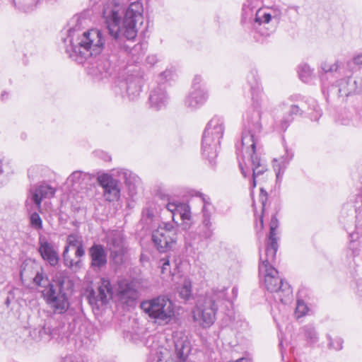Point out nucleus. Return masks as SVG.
Here are the masks:
<instances>
[{"label": "nucleus", "instance_id": "43", "mask_svg": "<svg viewBox=\"0 0 362 362\" xmlns=\"http://www.w3.org/2000/svg\"><path fill=\"white\" fill-rule=\"evenodd\" d=\"M308 311V307L303 300H298L296 307V315L297 317H300L305 315Z\"/></svg>", "mask_w": 362, "mask_h": 362}, {"label": "nucleus", "instance_id": "47", "mask_svg": "<svg viewBox=\"0 0 362 362\" xmlns=\"http://www.w3.org/2000/svg\"><path fill=\"white\" fill-rule=\"evenodd\" d=\"M62 362H84L83 360L78 356L69 355L66 356L62 361Z\"/></svg>", "mask_w": 362, "mask_h": 362}, {"label": "nucleus", "instance_id": "11", "mask_svg": "<svg viewBox=\"0 0 362 362\" xmlns=\"http://www.w3.org/2000/svg\"><path fill=\"white\" fill-rule=\"evenodd\" d=\"M327 94H337L339 97L346 98L362 91V78L349 77L341 79L336 86H332L327 90Z\"/></svg>", "mask_w": 362, "mask_h": 362}, {"label": "nucleus", "instance_id": "48", "mask_svg": "<svg viewBox=\"0 0 362 362\" xmlns=\"http://www.w3.org/2000/svg\"><path fill=\"white\" fill-rule=\"evenodd\" d=\"M335 342L336 343L334 344L332 339L329 338V346L336 350L341 349L342 348V340L341 339H337L335 340Z\"/></svg>", "mask_w": 362, "mask_h": 362}, {"label": "nucleus", "instance_id": "41", "mask_svg": "<svg viewBox=\"0 0 362 362\" xmlns=\"http://www.w3.org/2000/svg\"><path fill=\"white\" fill-rule=\"evenodd\" d=\"M30 226L36 230H41L42 228V221L37 212L31 214L30 216Z\"/></svg>", "mask_w": 362, "mask_h": 362}, {"label": "nucleus", "instance_id": "55", "mask_svg": "<svg viewBox=\"0 0 362 362\" xmlns=\"http://www.w3.org/2000/svg\"><path fill=\"white\" fill-rule=\"evenodd\" d=\"M259 222H260V228H262L263 227V216H260Z\"/></svg>", "mask_w": 362, "mask_h": 362}, {"label": "nucleus", "instance_id": "5", "mask_svg": "<svg viewBox=\"0 0 362 362\" xmlns=\"http://www.w3.org/2000/svg\"><path fill=\"white\" fill-rule=\"evenodd\" d=\"M227 290L221 286L208 291L192 311L194 320L204 328L211 327L215 322L217 310L228 302Z\"/></svg>", "mask_w": 362, "mask_h": 362}, {"label": "nucleus", "instance_id": "49", "mask_svg": "<svg viewBox=\"0 0 362 362\" xmlns=\"http://www.w3.org/2000/svg\"><path fill=\"white\" fill-rule=\"evenodd\" d=\"M197 196L200 197V199H202V201L203 202V206H206L208 204L209 206L212 205L209 197H208L201 192H197Z\"/></svg>", "mask_w": 362, "mask_h": 362}, {"label": "nucleus", "instance_id": "12", "mask_svg": "<svg viewBox=\"0 0 362 362\" xmlns=\"http://www.w3.org/2000/svg\"><path fill=\"white\" fill-rule=\"evenodd\" d=\"M43 298L55 314H64L69 308L68 293L57 292L52 288H46L42 291Z\"/></svg>", "mask_w": 362, "mask_h": 362}, {"label": "nucleus", "instance_id": "50", "mask_svg": "<svg viewBox=\"0 0 362 362\" xmlns=\"http://www.w3.org/2000/svg\"><path fill=\"white\" fill-rule=\"evenodd\" d=\"M158 57L156 54H150L146 57V63L151 66L155 65L158 62Z\"/></svg>", "mask_w": 362, "mask_h": 362}, {"label": "nucleus", "instance_id": "17", "mask_svg": "<svg viewBox=\"0 0 362 362\" xmlns=\"http://www.w3.org/2000/svg\"><path fill=\"white\" fill-rule=\"evenodd\" d=\"M165 207L172 214L173 222H175V215L178 214L184 222L185 227H190L192 213L188 204L173 200L168 202Z\"/></svg>", "mask_w": 362, "mask_h": 362}, {"label": "nucleus", "instance_id": "46", "mask_svg": "<svg viewBox=\"0 0 362 362\" xmlns=\"http://www.w3.org/2000/svg\"><path fill=\"white\" fill-rule=\"evenodd\" d=\"M267 200V192L262 188L260 190V194H259V202H261L262 207V213H264L265 211V206Z\"/></svg>", "mask_w": 362, "mask_h": 362}, {"label": "nucleus", "instance_id": "27", "mask_svg": "<svg viewBox=\"0 0 362 362\" xmlns=\"http://www.w3.org/2000/svg\"><path fill=\"white\" fill-rule=\"evenodd\" d=\"M278 240H269L266 247L264 257L260 255V264L259 265L267 266V267H273L271 263L274 260L276 254L278 250Z\"/></svg>", "mask_w": 362, "mask_h": 362}, {"label": "nucleus", "instance_id": "44", "mask_svg": "<svg viewBox=\"0 0 362 362\" xmlns=\"http://www.w3.org/2000/svg\"><path fill=\"white\" fill-rule=\"evenodd\" d=\"M214 209L213 205L209 206V204L206 206H202V220L211 221V216L214 213Z\"/></svg>", "mask_w": 362, "mask_h": 362}, {"label": "nucleus", "instance_id": "3", "mask_svg": "<svg viewBox=\"0 0 362 362\" xmlns=\"http://www.w3.org/2000/svg\"><path fill=\"white\" fill-rule=\"evenodd\" d=\"M261 113L259 111H253L247 115L244 129L242 134L241 146L238 149V156L243 154V160L247 157V161L245 162V166L239 161V166L243 175L246 177L252 171V187L256 186L257 179L267 171V165L255 153V147L257 136L262 130L260 122Z\"/></svg>", "mask_w": 362, "mask_h": 362}, {"label": "nucleus", "instance_id": "8", "mask_svg": "<svg viewBox=\"0 0 362 362\" xmlns=\"http://www.w3.org/2000/svg\"><path fill=\"white\" fill-rule=\"evenodd\" d=\"M140 307L151 319L159 325L168 324L175 315L173 302L164 296L144 300Z\"/></svg>", "mask_w": 362, "mask_h": 362}, {"label": "nucleus", "instance_id": "19", "mask_svg": "<svg viewBox=\"0 0 362 362\" xmlns=\"http://www.w3.org/2000/svg\"><path fill=\"white\" fill-rule=\"evenodd\" d=\"M38 251L42 258L51 266H56L59 262V255L52 243L49 242L45 236L39 238Z\"/></svg>", "mask_w": 362, "mask_h": 362}, {"label": "nucleus", "instance_id": "32", "mask_svg": "<svg viewBox=\"0 0 362 362\" xmlns=\"http://www.w3.org/2000/svg\"><path fill=\"white\" fill-rule=\"evenodd\" d=\"M343 63L339 60L333 63H329L327 61L322 62L320 64V69L325 74L340 73Z\"/></svg>", "mask_w": 362, "mask_h": 362}, {"label": "nucleus", "instance_id": "52", "mask_svg": "<svg viewBox=\"0 0 362 362\" xmlns=\"http://www.w3.org/2000/svg\"><path fill=\"white\" fill-rule=\"evenodd\" d=\"M353 62L356 65H362V53L356 55L353 58Z\"/></svg>", "mask_w": 362, "mask_h": 362}, {"label": "nucleus", "instance_id": "10", "mask_svg": "<svg viewBox=\"0 0 362 362\" xmlns=\"http://www.w3.org/2000/svg\"><path fill=\"white\" fill-rule=\"evenodd\" d=\"M177 228L171 223H163L152 233V241L160 252L170 250L176 243Z\"/></svg>", "mask_w": 362, "mask_h": 362}, {"label": "nucleus", "instance_id": "37", "mask_svg": "<svg viewBox=\"0 0 362 362\" xmlns=\"http://www.w3.org/2000/svg\"><path fill=\"white\" fill-rule=\"evenodd\" d=\"M313 74V69L307 64H300L298 67V75L300 78L305 83H308Z\"/></svg>", "mask_w": 362, "mask_h": 362}, {"label": "nucleus", "instance_id": "4", "mask_svg": "<svg viewBox=\"0 0 362 362\" xmlns=\"http://www.w3.org/2000/svg\"><path fill=\"white\" fill-rule=\"evenodd\" d=\"M259 0H247L243 6V18L250 21L253 28L264 37L270 36L276 28L282 11L278 6L259 8Z\"/></svg>", "mask_w": 362, "mask_h": 362}, {"label": "nucleus", "instance_id": "18", "mask_svg": "<svg viewBox=\"0 0 362 362\" xmlns=\"http://www.w3.org/2000/svg\"><path fill=\"white\" fill-rule=\"evenodd\" d=\"M74 283L66 270L57 271L52 276V281L47 288H52L57 292L66 293L73 288Z\"/></svg>", "mask_w": 362, "mask_h": 362}, {"label": "nucleus", "instance_id": "15", "mask_svg": "<svg viewBox=\"0 0 362 362\" xmlns=\"http://www.w3.org/2000/svg\"><path fill=\"white\" fill-rule=\"evenodd\" d=\"M112 296V288L107 279L102 278L96 291H91L88 295L89 303L97 307L106 304Z\"/></svg>", "mask_w": 362, "mask_h": 362}, {"label": "nucleus", "instance_id": "58", "mask_svg": "<svg viewBox=\"0 0 362 362\" xmlns=\"http://www.w3.org/2000/svg\"><path fill=\"white\" fill-rule=\"evenodd\" d=\"M6 95H7V93L6 92L2 93V94H1L2 100H4V98H5Z\"/></svg>", "mask_w": 362, "mask_h": 362}, {"label": "nucleus", "instance_id": "42", "mask_svg": "<svg viewBox=\"0 0 362 362\" xmlns=\"http://www.w3.org/2000/svg\"><path fill=\"white\" fill-rule=\"evenodd\" d=\"M34 283L39 286L45 287L48 286V279L44 275L42 271L37 272L35 276L33 279Z\"/></svg>", "mask_w": 362, "mask_h": 362}, {"label": "nucleus", "instance_id": "59", "mask_svg": "<svg viewBox=\"0 0 362 362\" xmlns=\"http://www.w3.org/2000/svg\"><path fill=\"white\" fill-rule=\"evenodd\" d=\"M322 91H323V93H325V91H326V87H325V84L324 83H323V84H322Z\"/></svg>", "mask_w": 362, "mask_h": 362}, {"label": "nucleus", "instance_id": "25", "mask_svg": "<svg viewBox=\"0 0 362 362\" xmlns=\"http://www.w3.org/2000/svg\"><path fill=\"white\" fill-rule=\"evenodd\" d=\"M175 362H187L188 356L191 351L190 342L187 337H182L175 341Z\"/></svg>", "mask_w": 362, "mask_h": 362}, {"label": "nucleus", "instance_id": "7", "mask_svg": "<svg viewBox=\"0 0 362 362\" xmlns=\"http://www.w3.org/2000/svg\"><path fill=\"white\" fill-rule=\"evenodd\" d=\"M224 132L223 120L213 117L206 124L202 136V151L203 156L213 164L216 156L220 140Z\"/></svg>", "mask_w": 362, "mask_h": 362}, {"label": "nucleus", "instance_id": "40", "mask_svg": "<svg viewBox=\"0 0 362 362\" xmlns=\"http://www.w3.org/2000/svg\"><path fill=\"white\" fill-rule=\"evenodd\" d=\"M279 226V222L275 216H273L271 218L269 223V235L268 239L269 240H278L276 229Z\"/></svg>", "mask_w": 362, "mask_h": 362}, {"label": "nucleus", "instance_id": "34", "mask_svg": "<svg viewBox=\"0 0 362 362\" xmlns=\"http://www.w3.org/2000/svg\"><path fill=\"white\" fill-rule=\"evenodd\" d=\"M13 2L18 9L25 13L33 11L37 4L35 0H13Z\"/></svg>", "mask_w": 362, "mask_h": 362}, {"label": "nucleus", "instance_id": "35", "mask_svg": "<svg viewBox=\"0 0 362 362\" xmlns=\"http://www.w3.org/2000/svg\"><path fill=\"white\" fill-rule=\"evenodd\" d=\"M302 111L300 108L296 105H292L290 107V109L288 110V116L286 119H284L281 122V130H286L289 125L290 122L293 120V115H301Z\"/></svg>", "mask_w": 362, "mask_h": 362}, {"label": "nucleus", "instance_id": "28", "mask_svg": "<svg viewBox=\"0 0 362 362\" xmlns=\"http://www.w3.org/2000/svg\"><path fill=\"white\" fill-rule=\"evenodd\" d=\"M31 335L36 340L47 341L57 335V331L52 329L51 327L45 323L44 325L39 326L37 328L33 329Z\"/></svg>", "mask_w": 362, "mask_h": 362}, {"label": "nucleus", "instance_id": "33", "mask_svg": "<svg viewBox=\"0 0 362 362\" xmlns=\"http://www.w3.org/2000/svg\"><path fill=\"white\" fill-rule=\"evenodd\" d=\"M90 179V175L82 171H74L69 177L68 182L73 186L82 185L86 180Z\"/></svg>", "mask_w": 362, "mask_h": 362}, {"label": "nucleus", "instance_id": "30", "mask_svg": "<svg viewBox=\"0 0 362 362\" xmlns=\"http://www.w3.org/2000/svg\"><path fill=\"white\" fill-rule=\"evenodd\" d=\"M169 356V351L164 347H158L151 351L148 356L147 362H165L166 358Z\"/></svg>", "mask_w": 362, "mask_h": 362}, {"label": "nucleus", "instance_id": "21", "mask_svg": "<svg viewBox=\"0 0 362 362\" xmlns=\"http://www.w3.org/2000/svg\"><path fill=\"white\" fill-rule=\"evenodd\" d=\"M208 98V93L204 87L192 89L185 100L186 107L193 110L203 105Z\"/></svg>", "mask_w": 362, "mask_h": 362}, {"label": "nucleus", "instance_id": "13", "mask_svg": "<svg viewBox=\"0 0 362 362\" xmlns=\"http://www.w3.org/2000/svg\"><path fill=\"white\" fill-rule=\"evenodd\" d=\"M107 245L113 262L117 264H120L123 262V257L126 251L122 233L118 230L110 232L107 235Z\"/></svg>", "mask_w": 362, "mask_h": 362}, {"label": "nucleus", "instance_id": "36", "mask_svg": "<svg viewBox=\"0 0 362 362\" xmlns=\"http://www.w3.org/2000/svg\"><path fill=\"white\" fill-rule=\"evenodd\" d=\"M180 296L185 299L188 300L192 294V281L189 278H185L179 290Z\"/></svg>", "mask_w": 362, "mask_h": 362}, {"label": "nucleus", "instance_id": "6", "mask_svg": "<svg viewBox=\"0 0 362 362\" xmlns=\"http://www.w3.org/2000/svg\"><path fill=\"white\" fill-rule=\"evenodd\" d=\"M259 272L264 277L265 288L274 294L276 300H279L284 304L291 302L292 289L287 282H284L279 277V272L274 267H267L265 264L259 265Z\"/></svg>", "mask_w": 362, "mask_h": 362}, {"label": "nucleus", "instance_id": "53", "mask_svg": "<svg viewBox=\"0 0 362 362\" xmlns=\"http://www.w3.org/2000/svg\"><path fill=\"white\" fill-rule=\"evenodd\" d=\"M171 75H172V73L170 71H165L164 72L160 74V76L161 78V80L165 79V80L168 81V79L170 78Z\"/></svg>", "mask_w": 362, "mask_h": 362}, {"label": "nucleus", "instance_id": "56", "mask_svg": "<svg viewBox=\"0 0 362 362\" xmlns=\"http://www.w3.org/2000/svg\"><path fill=\"white\" fill-rule=\"evenodd\" d=\"M2 161L0 159V175L3 173V168H2Z\"/></svg>", "mask_w": 362, "mask_h": 362}, {"label": "nucleus", "instance_id": "22", "mask_svg": "<svg viewBox=\"0 0 362 362\" xmlns=\"http://www.w3.org/2000/svg\"><path fill=\"white\" fill-rule=\"evenodd\" d=\"M89 255L91 259V267L94 269H100L107 264V253L103 245H93L89 249Z\"/></svg>", "mask_w": 362, "mask_h": 362}, {"label": "nucleus", "instance_id": "23", "mask_svg": "<svg viewBox=\"0 0 362 362\" xmlns=\"http://www.w3.org/2000/svg\"><path fill=\"white\" fill-rule=\"evenodd\" d=\"M55 194V189L51 186L43 184L36 187L30 191V199L35 204L38 209L41 207V202L44 199H49Z\"/></svg>", "mask_w": 362, "mask_h": 362}, {"label": "nucleus", "instance_id": "54", "mask_svg": "<svg viewBox=\"0 0 362 362\" xmlns=\"http://www.w3.org/2000/svg\"><path fill=\"white\" fill-rule=\"evenodd\" d=\"M290 8L294 10L296 12H298V9H299V6H290Z\"/></svg>", "mask_w": 362, "mask_h": 362}, {"label": "nucleus", "instance_id": "45", "mask_svg": "<svg viewBox=\"0 0 362 362\" xmlns=\"http://www.w3.org/2000/svg\"><path fill=\"white\" fill-rule=\"evenodd\" d=\"M160 262H162V267H161V272L163 274H165L166 276L171 274V271L170 268V260L168 258H163L160 259Z\"/></svg>", "mask_w": 362, "mask_h": 362}, {"label": "nucleus", "instance_id": "24", "mask_svg": "<svg viewBox=\"0 0 362 362\" xmlns=\"http://www.w3.org/2000/svg\"><path fill=\"white\" fill-rule=\"evenodd\" d=\"M247 83L250 86L252 99L257 105L264 100V95L262 92L259 78L256 71H252L247 76Z\"/></svg>", "mask_w": 362, "mask_h": 362}, {"label": "nucleus", "instance_id": "2", "mask_svg": "<svg viewBox=\"0 0 362 362\" xmlns=\"http://www.w3.org/2000/svg\"><path fill=\"white\" fill-rule=\"evenodd\" d=\"M86 19L77 16L75 27L69 30L64 39L66 52L78 64H83L87 74L96 80L107 78L111 75L110 62L104 57H97L103 50L105 40L102 32L91 29L81 32L80 28Z\"/></svg>", "mask_w": 362, "mask_h": 362}, {"label": "nucleus", "instance_id": "26", "mask_svg": "<svg viewBox=\"0 0 362 362\" xmlns=\"http://www.w3.org/2000/svg\"><path fill=\"white\" fill-rule=\"evenodd\" d=\"M293 153L291 150L285 148V152L279 158L273 160V168L276 173V177L279 178L284 173L290 161L293 159Z\"/></svg>", "mask_w": 362, "mask_h": 362}, {"label": "nucleus", "instance_id": "16", "mask_svg": "<svg viewBox=\"0 0 362 362\" xmlns=\"http://www.w3.org/2000/svg\"><path fill=\"white\" fill-rule=\"evenodd\" d=\"M100 185L103 188V195L108 202L117 200L120 196V187L118 181L107 174L98 177Z\"/></svg>", "mask_w": 362, "mask_h": 362}, {"label": "nucleus", "instance_id": "57", "mask_svg": "<svg viewBox=\"0 0 362 362\" xmlns=\"http://www.w3.org/2000/svg\"><path fill=\"white\" fill-rule=\"evenodd\" d=\"M104 159H105V160H106V161H109V160H110L111 158H110V156H108V155H105V157L104 158Z\"/></svg>", "mask_w": 362, "mask_h": 362}, {"label": "nucleus", "instance_id": "38", "mask_svg": "<svg viewBox=\"0 0 362 362\" xmlns=\"http://www.w3.org/2000/svg\"><path fill=\"white\" fill-rule=\"evenodd\" d=\"M141 90L139 84L132 81L128 83L127 93L130 100L136 99L140 95Z\"/></svg>", "mask_w": 362, "mask_h": 362}, {"label": "nucleus", "instance_id": "9", "mask_svg": "<svg viewBox=\"0 0 362 362\" xmlns=\"http://www.w3.org/2000/svg\"><path fill=\"white\" fill-rule=\"evenodd\" d=\"M85 255L82 236L71 233L66 238L62 257L64 264L70 269H79L81 267V258Z\"/></svg>", "mask_w": 362, "mask_h": 362}, {"label": "nucleus", "instance_id": "39", "mask_svg": "<svg viewBox=\"0 0 362 362\" xmlns=\"http://www.w3.org/2000/svg\"><path fill=\"white\" fill-rule=\"evenodd\" d=\"M303 332L305 337H306V339L308 341L309 343L313 344L317 342L318 338L317 333L315 330V328L313 325H308L305 326L303 328Z\"/></svg>", "mask_w": 362, "mask_h": 362}, {"label": "nucleus", "instance_id": "29", "mask_svg": "<svg viewBox=\"0 0 362 362\" xmlns=\"http://www.w3.org/2000/svg\"><path fill=\"white\" fill-rule=\"evenodd\" d=\"M114 175H117L121 180H123L127 185L133 186L139 183V177L132 171L127 169H117L114 170Z\"/></svg>", "mask_w": 362, "mask_h": 362}, {"label": "nucleus", "instance_id": "1", "mask_svg": "<svg viewBox=\"0 0 362 362\" xmlns=\"http://www.w3.org/2000/svg\"><path fill=\"white\" fill-rule=\"evenodd\" d=\"M103 5L102 16L108 34L114 40L113 54L123 58L131 55L137 60L146 49L144 43L132 45L138 26L144 20L142 0H93Z\"/></svg>", "mask_w": 362, "mask_h": 362}, {"label": "nucleus", "instance_id": "51", "mask_svg": "<svg viewBox=\"0 0 362 362\" xmlns=\"http://www.w3.org/2000/svg\"><path fill=\"white\" fill-rule=\"evenodd\" d=\"M201 81H202L201 76H196L193 79L192 89H194L195 88H198V87H203L202 86L200 85Z\"/></svg>", "mask_w": 362, "mask_h": 362}, {"label": "nucleus", "instance_id": "14", "mask_svg": "<svg viewBox=\"0 0 362 362\" xmlns=\"http://www.w3.org/2000/svg\"><path fill=\"white\" fill-rule=\"evenodd\" d=\"M117 296L121 303L127 305H134L139 297L136 282L126 279L119 281Z\"/></svg>", "mask_w": 362, "mask_h": 362}, {"label": "nucleus", "instance_id": "31", "mask_svg": "<svg viewBox=\"0 0 362 362\" xmlns=\"http://www.w3.org/2000/svg\"><path fill=\"white\" fill-rule=\"evenodd\" d=\"M214 227L211 221L202 220L199 234L204 239H209L214 235Z\"/></svg>", "mask_w": 362, "mask_h": 362}, {"label": "nucleus", "instance_id": "20", "mask_svg": "<svg viewBox=\"0 0 362 362\" xmlns=\"http://www.w3.org/2000/svg\"><path fill=\"white\" fill-rule=\"evenodd\" d=\"M148 100L151 108L156 110L165 108L169 102V96L166 92L165 84H159L152 89Z\"/></svg>", "mask_w": 362, "mask_h": 362}]
</instances>
